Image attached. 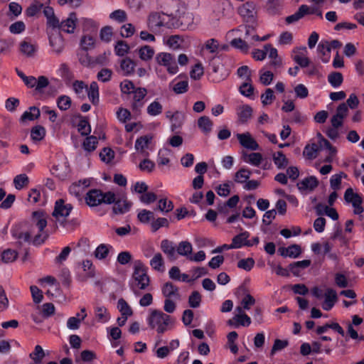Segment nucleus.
Returning <instances> with one entry per match:
<instances>
[{
	"label": "nucleus",
	"instance_id": "obj_22",
	"mask_svg": "<svg viewBox=\"0 0 364 364\" xmlns=\"http://www.w3.org/2000/svg\"><path fill=\"white\" fill-rule=\"evenodd\" d=\"M114 248L109 244L102 243L99 245L94 251V256L97 259L105 260L110 253H113Z\"/></svg>",
	"mask_w": 364,
	"mask_h": 364
},
{
	"label": "nucleus",
	"instance_id": "obj_17",
	"mask_svg": "<svg viewBox=\"0 0 364 364\" xmlns=\"http://www.w3.org/2000/svg\"><path fill=\"white\" fill-rule=\"evenodd\" d=\"M49 43L55 53H60L64 48L63 38L57 31H53L49 34Z\"/></svg>",
	"mask_w": 364,
	"mask_h": 364
},
{
	"label": "nucleus",
	"instance_id": "obj_60",
	"mask_svg": "<svg viewBox=\"0 0 364 364\" xmlns=\"http://www.w3.org/2000/svg\"><path fill=\"white\" fill-rule=\"evenodd\" d=\"M155 166V163L147 159V157H145L138 165L140 171L146 173H151L154 170Z\"/></svg>",
	"mask_w": 364,
	"mask_h": 364
},
{
	"label": "nucleus",
	"instance_id": "obj_38",
	"mask_svg": "<svg viewBox=\"0 0 364 364\" xmlns=\"http://www.w3.org/2000/svg\"><path fill=\"white\" fill-rule=\"evenodd\" d=\"M18 257V252L10 248L3 250L0 253V258L3 263L8 264L14 262Z\"/></svg>",
	"mask_w": 364,
	"mask_h": 364
},
{
	"label": "nucleus",
	"instance_id": "obj_37",
	"mask_svg": "<svg viewBox=\"0 0 364 364\" xmlns=\"http://www.w3.org/2000/svg\"><path fill=\"white\" fill-rule=\"evenodd\" d=\"M239 91L242 95L250 100L255 99V88L252 84V81L243 82L239 87Z\"/></svg>",
	"mask_w": 364,
	"mask_h": 364
},
{
	"label": "nucleus",
	"instance_id": "obj_51",
	"mask_svg": "<svg viewBox=\"0 0 364 364\" xmlns=\"http://www.w3.org/2000/svg\"><path fill=\"white\" fill-rule=\"evenodd\" d=\"M96 40L90 35H84L80 40V47L85 50L93 49L95 47Z\"/></svg>",
	"mask_w": 364,
	"mask_h": 364
},
{
	"label": "nucleus",
	"instance_id": "obj_32",
	"mask_svg": "<svg viewBox=\"0 0 364 364\" xmlns=\"http://www.w3.org/2000/svg\"><path fill=\"white\" fill-rule=\"evenodd\" d=\"M318 52L321 55L323 63H328L331 58V47L327 41H321L317 48Z\"/></svg>",
	"mask_w": 364,
	"mask_h": 364
},
{
	"label": "nucleus",
	"instance_id": "obj_30",
	"mask_svg": "<svg viewBox=\"0 0 364 364\" xmlns=\"http://www.w3.org/2000/svg\"><path fill=\"white\" fill-rule=\"evenodd\" d=\"M41 111L40 109L35 107H30L28 110L25 111L21 118L20 122H31L33 121L36 119H38L40 117Z\"/></svg>",
	"mask_w": 364,
	"mask_h": 364
},
{
	"label": "nucleus",
	"instance_id": "obj_28",
	"mask_svg": "<svg viewBox=\"0 0 364 364\" xmlns=\"http://www.w3.org/2000/svg\"><path fill=\"white\" fill-rule=\"evenodd\" d=\"M180 76L176 77L169 84V87L172 88L176 94H183L188 91V82L187 80H178Z\"/></svg>",
	"mask_w": 364,
	"mask_h": 364
},
{
	"label": "nucleus",
	"instance_id": "obj_13",
	"mask_svg": "<svg viewBox=\"0 0 364 364\" xmlns=\"http://www.w3.org/2000/svg\"><path fill=\"white\" fill-rule=\"evenodd\" d=\"M235 136L240 144L245 149L251 151L259 149V144L250 132H247L242 134H237Z\"/></svg>",
	"mask_w": 364,
	"mask_h": 364
},
{
	"label": "nucleus",
	"instance_id": "obj_16",
	"mask_svg": "<svg viewBox=\"0 0 364 364\" xmlns=\"http://www.w3.org/2000/svg\"><path fill=\"white\" fill-rule=\"evenodd\" d=\"M318 137L320 149L321 150L325 151L326 154L324 161L331 162L337 153L336 147L333 146L328 140L321 136V134H318Z\"/></svg>",
	"mask_w": 364,
	"mask_h": 364
},
{
	"label": "nucleus",
	"instance_id": "obj_47",
	"mask_svg": "<svg viewBox=\"0 0 364 364\" xmlns=\"http://www.w3.org/2000/svg\"><path fill=\"white\" fill-rule=\"evenodd\" d=\"M68 168L66 163L54 165L51 169L52 174L60 179H64L68 173Z\"/></svg>",
	"mask_w": 364,
	"mask_h": 364
},
{
	"label": "nucleus",
	"instance_id": "obj_23",
	"mask_svg": "<svg viewBox=\"0 0 364 364\" xmlns=\"http://www.w3.org/2000/svg\"><path fill=\"white\" fill-rule=\"evenodd\" d=\"M318 185V181L315 176H309L302 179L297 186L301 191H312Z\"/></svg>",
	"mask_w": 364,
	"mask_h": 364
},
{
	"label": "nucleus",
	"instance_id": "obj_6",
	"mask_svg": "<svg viewBox=\"0 0 364 364\" xmlns=\"http://www.w3.org/2000/svg\"><path fill=\"white\" fill-rule=\"evenodd\" d=\"M173 15L164 12H153L147 18V26L151 30H155L161 27L173 28Z\"/></svg>",
	"mask_w": 364,
	"mask_h": 364
},
{
	"label": "nucleus",
	"instance_id": "obj_20",
	"mask_svg": "<svg viewBox=\"0 0 364 364\" xmlns=\"http://www.w3.org/2000/svg\"><path fill=\"white\" fill-rule=\"evenodd\" d=\"M77 21L76 14L70 13L66 19L61 21L60 29L68 33H73L76 28Z\"/></svg>",
	"mask_w": 364,
	"mask_h": 364
},
{
	"label": "nucleus",
	"instance_id": "obj_50",
	"mask_svg": "<svg viewBox=\"0 0 364 364\" xmlns=\"http://www.w3.org/2000/svg\"><path fill=\"white\" fill-rule=\"evenodd\" d=\"M109 18L110 20L118 23H122L127 20V14L126 11L122 9H117L109 14Z\"/></svg>",
	"mask_w": 364,
	"mask_h": 364
},
{
	"label": "nucleus",
	"instance_id": "obj_3",
	"mask_svg": "<svg viewBox=\"0 0 364 364\" xmlns=\"http://www.w3.org/2000/svg\"><path fill=\"white\" fill-rule=\"evenodd\" d=\"M146 322L151 328L155 329L159 333H163L171 328L174 321L161 311L150 309Z\"/></svg>",
	"mask_w": 364,
	"mask_h": 364
},
{
	"label": "nucleus",
	"instance_id": "obj_14",
	"mask_svg": "<svg viewBox=\"0 0 364 364\" xmlns=\"http://www.w3.org/2000/svg\"><path fill=\"white\" fill-rule=\"evenodd\" d=\"M132 109L133 111H139L144 106V99L147 94V90L144 87H137L133 92Z\"/></svg>",
	"mask_w": 364,
	"mask_h": 364
},
{
	"label": "nucleus",
	"instance_id": "obj_11",
	"mask_svg": "<svg viewBox=\"0 0 364 364\" xmlns=\"http://www.w3.org/2000/svg\"><path fill=\"white\" fill-rule=\"evenodd\" d=\"M72 208L73 207L70 204L65 203L63 200L60 199L55 202L53 215L57 221L63 223L70 215Z\"/></svg>",
	"mask_w": 364,
	"mask_h": 364
},
{
	"label": "nucleus",
	"instance_id": "obj_26",
	"mask_svg": "<svg viewBox=\"0 0 364 364\" xmlns=\"http://www.w3.org/2000/svg\"><path fill=\"white\" fill-rule=\"evenodd\" d=\"M301 248L299 245H291L287 247L279 249V252L284 257L296 258L301 254Z\"/></svg>",
	"mask_w": 364,
	"mask_h": 364
},
{
	"label": "nucleus",
	"instance_id": "obj_7",
	"mask_svg": "<svg viewBox=\"0 0 364 364\" xmlns=\"http://www.w3.org/2000/svg\"><path fill=\"white\" fill-rule=\"evenodd\" d=\"M115 200V195L112 192L102 193L99 190H91L85 196V201L90 207L97 206L102 203L111 204Z\"/></svg>",
	"mask_w": 364,
	"mask_h": 364
},
{
	"label": "nucleus",
	"instance_id": "obj_33",
	"mask_svg": "<svg viewBox=\"0 0 364 364\" xmlns=\"http://www.w3.org/2000/svg\"><path fill=\"white\" fill-rule=\"evenodd\" d=\"M87 97L93 105H97L100 100L99 87L96 82H92L87 89Z\"/></svg>",
	"mask_w": 364,
	"mask_h": 364
},
{
	"label": "nucleus",
	"instance_id": "obj_48",
	"mask_svg": "<svg viewBox=\"0 0 364 364\" xmlns=\"http://www.w3.org/2000/svg\"><path fill=\"white\" fill-rule=\"evenodd\" d=\"M117 309L121 316L130 317L133 314V311L128 303L123 299H119L117 301Z\"/></svg>",
	"mask_w": 364,
	"mask_h": 364
},
{
	"label": "nucleus",
	"instance_id": "obj_1",
	"mask_svg": "<svg viewBox=\"0 0 364 364\" xmlns=\"http://www.w3.org/2000/svg\"><path fill=\"white\" fill-rule=\"evenodd\" d=\"M47 226V215L42 210L32 213L30 219V229L24 234V240L40 245L47 239L48 234L45 230Z\"/></svg>",
	"mask_w": 364,
	"mask_h": 364
},
{
	"label": "nucleus",
	"instance_id": "obj_34",
	"mask_svg": "<svg viewBox=\"0 0 364 364\" xmlns=\"http://www.w3.org/2000/svg\"><path fill=\"white\" fill-rule=\"evenodd\" d=\"M135 63L129 58H124L120 62V69L124 75H131L134 73Z\"/></svg>",
	"mask_w": 364,
	"mask_h": 364
},
{
	"label": "nucleus",
	"instance_id": "obj_15",
	"mask_svg": "<svg viewBox=\"0 0 364 364\" xmlns=\"http://www.w3.org/2000/svg\"><path fill=\"white\" fill-rule=\"evenodd\" d=\"M292 58L301 67L306 68L309 65V60L307 57V49L306 47L296 48L293 50Z\"/></svg>",
	"mask_w": 364,
	"mask_h": 364
},
{
	"label": "nucleus",
	"instance_id": "obj_42",
	"mask_svg": "<svg viewBox=\"0 0 364 364\" xmlns=\"http://www.w3.org/2000/svg\"><path fill=\"white\" fill-rule=\"evenodd\" d=\"M162 111L163 106L158 100H154L146 107L147 114L151 117H156L161 114Z\"/></svg>",
	"mask_w": 364,
	"mask_h": 364
},
{
	"label": "nucleus",
	"instance_id": "obj_41",
	"mask_svg": "<svg viewBox=\"0 0 364 364\" xmlns=\"http://www.w3.org/2000/svg\"><path fill=\"white\" fill-rule=\"evenodd\" d=\"M46 133V131L43 127L35 126L31 130V139L33 142H38L44 139Z\"/></svg>",
	"mask_w": 364,
	"mask_h": 364
},
{
	"label": "nucleus",
	"instance_id": "obj_19",
	"mask_svg": "<svg viewBox=\"0 0 364 364\" xmlns=\"http://www.w3.org/2000/svg\"><path fill=\"white\" fill-rule=\"evenodd\" d=\"M324 300L321 304L325 311H330L337 301V294L335 290L328 288L323 295Z\"/></svg>",
	"mask_w": 364,
	"mask_h": 364
},
{
	"label": "nucleus",
	"instance_id": "obj_56",
	"mask_svg": "<svg viewBox=\"0 0 364 364\" xmlns=\"http://www.w3.org/2000/svg\"><path fill=\"white\" fill-rule=\"evenodd\" d=\"M129 50V46L124 41H118L114 46V53L118 56H124Z\"/></svg>",
	"mask_w": 364,
	"mask_h": 364
},
{
	"label": "nucleus",
	"instance_id": "obj_25",
	"mask_svg": "<svg viewBox=\"0 0 364 364\" xmlns=\"http://www.w3.org/2000/svg\"><path fill=\"white\" fill-rule=\"evenodd\" d=\"M250 233L247 231H244L236 236L232 240V247L233 249H239L244 246L251 247V244L248 243V238Z\"/></svg>",
	"mask_w": 364,
	"mask_h": 364
},
{
	"label": "nucleus",
	"instance_id": "obj_35",
	"mask_svg": "<svg viewBox=\"0 0 364 364\" xmlns=\"http://www.w3.org/2000/svg\"><path fill=\"white\" fill-rule=\"evenodd\" d=\"M163 295L168 299H178L179 293L178 288L172 283L167 282L162 287Z\"/></svg>",
	"mask_w": 364,
	"mask_h": 364
},
{
	"label": "nucleus",
	"instance_id": "obj_58",
	"mask_svg": "<svg viewBox=\"0 0 364 364\" xmlns=\"http://www.w3.org/2000/svg\"><path fill=\"white\" fill-rule=\"evenodd\" d=\"M183 43V38L181 36L175 35L168 37L166 41V46L172 50H177L181 48V43Z\"/></svg>",
	"mask_w": 364,
	"mask_h": 364
},
{
	"label": "nucleus",
	"instance_id": "obj_10",
	"mask_svg": "<svg viewBox=\"0 0 364 364\" xmlns=\"http://www.w3.org/2000/svg\"><path fill=\"white\" fill-rule=\"evenodd\" d=\"M228 324L235 328L239 326H249L251 324V318L247 315L242 307H236L233 317L228 321Z\"/></svg>",
	"mask_w": 364,
	"mask_h": 364
},
{
	"label": "nucleus",
	"instance_id": "obj_55",
	"mask_svg": "<svg viewBox=\"0 0 364 364\" xmlns=\"http://www.w3.org/2000/svg\"><path fill=\"white\" fill-rule=\"evenodd\" d=\"M138 220L143 224H149L151 223L154 218V213L146 209L139 210L137 213Z\"/></svg>",
	"mask_w": 364,
	"mask_h": 364
},
{
	"label": "nucleus",
	"instance_id": "obj_21",
	"mask_svg": "<svg viewBox=\"0 0 364 364\" xmlns=\"http://www.w3.org/2000/svg\"><path fill=\"white\" fill-rule=\"evenodd\" d=\"M266 50L267 55L271 59L270 65L272 67H281L282 65V60L278 55V50L274 48L271 44H266L264 46Z\"/></svg>",
	"mask_w": 364,
	"mask_h": 364
},
{
	"label": "nucleus",
	"instance_id": "obj_64",
	"mask_svg": "<svg viewBox=\"0 0 364 364\" xmlns=\"http://www.w3.org/2000/svg\"><path fill=\"white\" fill-rule=\"evenodd\" d=\"M328 82L334 87H338L343 82V75L340 73H331L328 77Z\"/></svg>",
	"mask_w": 364,
	"mask_h": 364
},
{
	"label": "nucleus",
	"instance_id": "obj_57",
	"mask_svg": "<svg viewBox=\"0 0 364 364\" xmlns=\"http://www.w3.org/2000/svg\"><path fill=\"white\" fill-rule=\"evenodd\" d=\"M161 249L166 255L170 257H174L176 251L173 243L168 240H164L161 241Z\"/></svg>",
	"mask_w": 364,
	"mask_h": 364
},
{
	"label": "nucleus",
	"instance_id": "obj_39",
	"mask_svg": "<svg viewBox=\"0 0 364 364\" xmlns=\"http://www.w3.org/2000/svg\"><path fill=\"white\" fill-rule=\"evenodd\" d=\"M154 53V49L150 46H143L138 49L139 57L143 61H149L151 60Z\"/></svg>",
	"mask_w": 364,
	"mask_h": 364
},
{
	"label": "nucleus",
	"instance_id": "obj_52",
	"mask_svg": "<svg viewBox=\"0 0 364 364\" xmlns=\"http://www.w3.org/2000/svg\"><path fill=\"white\" fill-rule=\"evenodd\" d=\"M171 151L168 149H160L158 153L157 164L159 166H166L170 162Z\"/></svg>",
	"mask_w": 364,
	"mask_h": 364
},
{
	"label": "nucleus",
	"instance_id": "obj_45",
	"mask_svg": "<svg viewBox=\"0 0 364 364\" xmlns=\"http://www.w3.org/2000/svg\"><path fill=\"white\" fill-rule=\"evenodd\" d=\"M193 250L192 245L187 241H182L178 243L176 252L181 256L186 257L189 259Z\"/></svg>",
	"mask_w": 364,
	"mask_h": 364
},
{
	"label": "nucleus",
	"instance_id": "obj_62",
	"mask_svg": "<svg viewBox=\"0 0 364 364\" xmlns=\"http://www.w3.org/2000/svg\"><path fill=\"white\" fill-rule=\"evenodd\" d=\"M274 74L269 70L262 69L259 70V81L264 85H269L272 83Z\"/></svg>",
	"mask_w": 364,
	"mask_h": 364
},
{
	"label": "nucleus",
	"instance_id": "obj_44",
	"mask_svg": "<svg viewBox=\"0 0 364 364\" xmlns=\"http://www.w3.org/2000/svg\"><path fill=\"white\" fill-rule=\"evenodd\" d=\"M233 183L230 181H225L215 187V191L217 194L221 197H227L231 191V188Z\"/></svg>",
	"mask_w": 364,
	"mask_h": 364
},
{
	"label": "nucleus",
	"instance_id": "obj_27",
	"mask_svg": "<svg viewBox=\"0 0 364 364\" xmlns=\"http://www.w3.org/2000/svg\"><path fill=\"white\" fill-rule=\"evenodd\" d=\"M253 110L248 105H242L237 108V115L241 123H245L251 119Z\"/></svg>",
	"mask_w": 364,
	"mask_h": 364
},
{
	"label": "nucleus",
	"instance_id": "obj_24",
	"mask_svg": "<svg viewBox=\"0 0 364 364\" xmlns=\"http://www.w3.org/2000/svg\"><path fill=\"white\" fill-rule=\"evenodd\" d=\"M242 160L251 166L259 167L263 161L262 155L259 152H242Z\"/></svg>",
	"mask_w": 364,
	"mask_h": 364
},
{
	"label": "nucleus",
	"instance_id": "obj_29",
	"mask_svg": "<svg viewBox=\"0 0 364 364\" xmlns=\"http://www.w3.org/2000/svg\"><path fill=\"white\" fill-rule=\"evenodd\" d=\"M19 49L23 55L32 57L37 51L38 46L27 40H23L19 44Z\"/></svg>",
	"mask_w": 364,
	"mask_h": 364
},
{
	"label": "nucleus",
	"instance_id": "obj_2",
	"mask_svg": "<svg viewBox=\"0 0 364 364\" xmlns=\"http://www.w3.org/2000/svg\"><path fill=\"white\" fill-rule=\"evenodd\" d=\"M150 284L146 267L139 260L134 264V272L129 281V287L135 296L140 294L141 290H145Z\"/></svg>",
	"mask_w": 364,
	"mask_h": 364
},
{
	"label": "nucleus",
	"instance_id": "obj_12",
	"mask_svg": "<svg viewBox=\"0 0 364 364\" xmlns=\"http://www.w3.org/2000/svg\"><path fill=\"white\" fill-rule=\"evenodd\" d=\"M173 28L181 30H191L193 28L194 17L191 13H183L177 19L173 16Z\"/></svg>",
	"mask_w": 364,
	"mask_h": 364
},
{
	"label": "nucleus",
	"instance_id": "obj_40",
	"mask_svg": "<svg viewBox=\"0 0 364 364\" xmlns=\"http://www.w3.org/2000/svg\"><path fill=\"white\" fill-rule=\"evenodd\" d=\"M150 266L157 272H164L165 270L164 262L161 253H156L150 260Z\"/></svg>",
	"mask_w": 364,
	"mask_h": 364
},
{
	"label": "nucleus",
	"instance_id": "obj_31",
	"mask_svg": "<svg viewBox=\"0 0 364 364\" xmlns=\"http://www.w3.org/2000/svg\"><path fill=\"white\" fill-rule=\"evenodd\" d=\"M300 12L302 14L303 17L305 15H315L320 18H323V11L321 9L315 4L311 6L301 5L300 6Z\"/></svg>",
	"mask_w": 364,
	"mask_h": 364
},
{
	"label": "nucleus",
	"instance_id": "obj_4",
	"mask_svg": "<svg viewBox=\"0 0 364 364\" xmlns=\"http://www.w3.org/2000/svg\"><path fill=\"white\" fill-rule=\"evenodd\" d=\"M156 62L158 65L156 72L158 77L161 79H166V76L160 68H164L171 75H176L179 70L175 56L171 53L166 52L159 53L156 56Z\"/></svg>",
	"mask_w": 364,
	"mask_h": 364
},
{
	"label": "nucleus",
	"instance_id": "obj_8",
	"mask_svg": "<svg viewBox=\"0 0 364 364\" xmlns=\"http://www.w3.org/2000/svg\"><path fill=\"white\" fill-rule=\"evenodd\" d=\"M344 199L346 203L351 204L354 214L361 215L363 213V198L358 193L354 192L351 188L346 189L344 194Z\"/></svg>",
	"mask_w": 364,
	"mask_h": 364
},
{
	"label": "nucleus",
	"instance_id": "obj_36",
	"mask_svg": "<svg viewBox=\"0 0 364 364\" xmlns=\"http://www.w3.org/2000/svg\"><path fill=\"white\" fill-rule=\"evenodd\" d=\"M252 171L247 168H240L235 172L234 176V181L237 183L244 185L248 179H250Z\"/></svg>",
	"mask_w": 364,
	"mask_h": 364
},
{
	"label": "nucleus",
	"instance_id": "obj_59",
	"mask_svg": "<svg viewBox=\"0 0 364 364\" xmlns=\"http://www.w3.org/2000/svg\"><path fill=\"white\" fill-rule=\"evenodd\" d=\"M97 138L93 136H90L85 139L82 146L85 151L91 152L97 148Z\"/></svg>",
	"mask_w": 364,
	"mask_h": 364
},
{
	"label": "nucleus",
	"instance_id": "obj_53",
	"mask_svg": "<svg viewBox=\"0 0 364 364\" xmlns=\"http://www.w3.org/2000/svg\"><path fill=\"white\" fill-rule=\"evenodd\" d=\"M80 23L85 31H94L99 27V24L95 20L89 18H80Z\"/></svg>",
	"mask_w": 364,
	"mask_h": 364
},
{
	"label": "nucleus",
	"instance_id": "obj_63",
	"mask_svg": "<svg viewBox=\"0 0 364 364\" xmlns=\"http://www.w3.org/2000/svg\"><path fill=\"white\" fill-rule=\"evenodd\" d=\"M293 43V34L289 31L282 32L277 41L279 46H289Z\"/></svg>",
	"mask_w": 364,
	"mask_h": 364
},
{
	"label": "nucleus",
	"instance_id": "obj_5",
	"mask_svg": "<svg viewBox=\"0 0 364 364\" xmlns=\"http://www.w3.org/2000/svg\"><path fill=\"white\" fill-rule=\"evenodd\" d=\"M243 32H245V38H247L251 33L250 27L242 25L237 28L232 29L226 33V38L230 41L231 46L243 53H247L250 46L245 41L242 39Z\"/></svg>",
	"mask_w": 364,
	"mask_h": 364
},
{
	"label": "nucleus",
	"instance_id": "obj_43",
	"mask_svg": "<svg viewBox=\"0 0 364 364\" xmlns=\"http://www.w3.org/2000/svg\"><path fill=\"white\" fill-rule=\"evenodd\" d=\"M198 126L205 134H209L213 129V122L208 117H200L198 119Z\"/></svg>",
	"mask_w": 364,
	"mask_h": 364
},
{
	"label": "nucleus",
	"instance_id": "obj_46",
	"mask_svg": "<svg viewBox=\"0 0 364 364\" xmlns=\"http://www.w3.org/2000/svg\"><path fill=\"white\" fill-rule=\"evenodd\" d=\"M131 203L127 200H118L114 204L113 210L116 214H123L129 211Z\"/></svg>",
	"mask_w": 364,
	"mask_h": 364
},
{
	"label": "nucleus",
	"instance_id": "obj_49",
	"mask_svg": "<svg viewBox=\"0 0 364 364\" xmlns=\"http://www.w3.org/2000/svg\"><path fill=\"white\" fill-rule=\"evenodd\" d=\"M319 149H321L319 144H308L305 146L303 154L306 158L313 159L317 156Z\"/></svg>",
	"mask_w": 364,
	"mask_h": 364
},
{
	"label": "nucleus",
	"instance_id": "obj_54",
	"mask_svg": "<svg viewBox=\"0 0 364 364\" xmlns=\"http://www.w3.org/2000/svg\"><path fill=\"white\" fill-rule=\"evenodd\" d=\"M273 161L279 169L285 168L288 164L287 157L281 151H277L273 154Z\"/></svg>",
	"mask_w": 364,
	"mask_h": 364
},
{
	"label": "nucleus",
	"instance_id": "obj_61",
	"mask_svg": "<svg viewBox=\"0 0 364 364\" xmlns=\"http://www.w3.org/2000/svg\"><path fill=\"white\" fill-rule=\"evenodd\" d=\"M113 37V29L111 26H105L101 28L100 38L105 43H109Z\"/></svg>",
	"mask_w": 364,
	"mask_h": 364
},
{
	"label": "nucleus",
	"instance_id": "obj_18",
	"mask_svg": "<svg viewBox=\"0 0 364 364\" xmlns=\"http://www.w3.org/2000/svg\"><path fill=\"white\" fill-rule=\"evenodd\" d=\"M95 316L97 322L107 323L111 319V315L108 309L104 305L97 304L94 307Z\"/></svg>",
	"mask_w": 364,
	"mask_h": 364
},
{
	"label": "nucleus",
	"instance_id": "obj_9",
	"mask_svg": "<svg viewBox=\"0 0 364 364\" xmlns=\"http://www.w3.org/2000/svg\"><path fill=\"white\" fill-rule=\"evenodd\" d=\"M136 153L143 157H148L149 153L154 150L152 147V136L145 135L138 137L134 144Z\"/></svg>",
	"mask_w": 364,
	"mask_h": 364
}]
</instances>
